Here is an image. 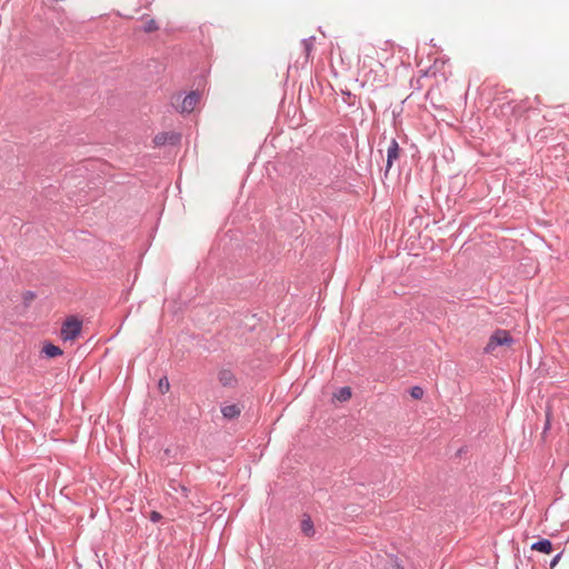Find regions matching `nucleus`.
Wrapping results in <instances>:
<instances>
[{
    "label": "nucleus",
    "mask_w": 569,
    "mask_h": 569,
    "mask_svg": "<svg viewBox=\"0 0 569 569\" xmlns=\"http://www.w3.org/2000/svg\"><path fill=\"white\" fill-rule=\"evenodd\" d=\"M42 351L49 358H54L62 355V350L52 343L44 345Z\"/></svg>",
    "instance_id": "7"
},
{
    "label": "nucleus",
    "mask_w": 569,
    "mask_h": 569,
    "mask_svg": "<svg viewBox=\"0 0 569 569\" xmlns=\"http://www.w3.org/2000/svg\"><path fill=\"white\" fill-rule=\"evenodd\" d=\"M219 381L223 386H231L234 381L233 375L228 370H222L219 372Z\"/></svg>",
    "instance_id": "9"
},
{
    "label": "nucleus",
    "mask_w": 569,
    "mask_h": 569,
    "mask_svg": "<svg viewBox=\"0 0 569 569\" xmlns=\"http://www.w3.org/2000/svg\"><path fill=\"white\" fill-rule=\"evenodd\" d=\"M156 142L157 143H160L161 142V139L159 137H156Z\"/></svg>",
    "instance_id": "17"
},
{
    "label": "nucleus",
    "mask_w": 569,
    "mask_h": 569,
    "mask_svg": "<svg viewBox=\"0 0 569 569\" xmlns=\"http://www.w3.org/2000/svg\"><path fill=\"white\" fill-rule=\"evenodd\" d=\"M410 396L413 398V399H421L422 396H423V389L421 387H412L411 390H410Z\"/></svg>",
    "instance_id": "13"
},
{
    "label": "nucleus",
    "mask_w": 569,
    "mask_h": 569,
    "mask_svg": "<svg viewBox=\"0 0 569 569\" xmlns=\"http://www.w3.org/2000/svg\"><path fill=\"white\" fill-rule=\"evenodd\" d=\"M301 530L308 537L313 536L315 529H313V523H312L310 517H306V518L302 519V521H301Z\"/></svg>",
    "instance_id": "8"
},
{
    "label": "nucleus",
    "mask_w": 569,
    "mask_h": 569,
    "mask_svg": "<svg viewBox=\"0 0 569 569\" xmlns=\"http://www.w3.org/2000/svg\"><path fill=\"white\" fill-rule=\"evenodd\" d=\"M159 30V24L154 19H148L143 26V31L147 33Z\"/></svg>",
    "instance_id": "11"
},
{
    "label": "nucleus",
    "mask_w": 569,
    "mask_h": 569,
    "mask_svg": "<svg viewBox=\"0 0 569 569\" xmlns=\"http://www.w3.org/2000/svg\"><path fill=\"white\" fill-rule=\"evenodd\" d=\"M531 549L543 553H550L552 551V543L548 539H542L532 543Z\"/></svg>",
    "instance_id": "5"
},
{
    "label": "nucleus",
    "mask_w": 569,
    "mask_h": 569,
    "mask_svg": "<svg viewBox=\"0 0 569 569\" xmlns=\"http://www.w3.org/2000/svg\"><path fill=\"white\" fill-rule=\"evenodd\" d=\"M385 46H386V48H383V51H387L388 47H392V44H390L389 42H385Z\"/></svg>",
    "instance_id": "16"
},
{
    "label": "nucleus",
    "mask_w": 569,
    "mask_h": 569,
    "mask_svg": "<svg viewBox=\"0 0 569 569\" xmlns=\"http://www.w3.org/2000/svg\"><path fill=\"white\" fill-rule=\"evenodd\" d=\"M560 558H561V553H558L557 556L553 557V559L550 562L551 569L557 566V563L559 562Z\"/></svg>",
    "instance_id": "15"
},
{
    "label": "nucleus",
    "mask_w": 569,
    "mask_h": 569,
    "mask_svg": "<svg viewBox=\"0 0 569 569\" xmlns=\"http://www.w3.org/2000/svg\"><path fill=\"white\" fill-rule=\"evenodd\" d=\"M158 387L161 393H167L170 389L169 380L166 377L161 378L159 380Z\"/></svg>",
    "instance_id": "12"
},
{
    "label": "nucleus",
    "mask_w": 569,
    "mask_h": 569,
    "mask_svg": "<svg viewBox=\"0 0 569 569\" xmlns=\"http://www.w3.org/2000/svg\"><path fill=\"white\" fill-rule=\"evenodd\" d=\"M351 389L349 387H343L338 390V392L336 393V398L339 401H347L351 398Z\"/></svg>",
    "instance_id": "10"
},
{
    "label": "nucleus",
    "mask_w": 569,
    "mask_h": 569,
    "mask_svg": "<svg viewBox=\"0 0 569 569\" xmlns=\"http://www.w3.org/2000/svg\"><path fill=\"white\" fill-rule=\"evenodd\" d=\"M161 518H162V516L158 511H152L150 513V520L152 522H158Z\"/></svg>",
    "instance_id": "14"
},
{
    "label": "nucleus",
    "mask_w": 569,
    "mask_h": 569,
    "mask_svg": "<svg viewBox=\"0 0 569 569\" xmlns=\"http://www.w3.org/2000/svg\"><path fill=\"white\" fill-rule=\"evenodd\" d=\"M221 412L224 418L233 419L240 415L241 410L237 405H229V406H224L221 409Z\"/></svg>",
    "instance_id": "6"
},
{
    "label": "nucleus",
    "mask_w": 569,
    "mask_h": 569,
    "mask_svg": "<svg viewBox=\"0 0 569 569\" xmlns=\"http://www.w3.org/2000/svg\"><path fill=\"white\" fill-rule=\"evenodd\" d=\"M513 343V339L509 331L503 329L496 330L489 338L485 352L495 353L498 347L510 348Z\"/></svg>",
    "instance_id": "1"
},
{
    "label": "nucleus",
    "mask_w": 569,
    "mask_h": 569,
    "mask_svg": "<svg viewBox=\"0 0 569 569\" xmlns=\"http://www.w3.org/2000/svg\"><path fill=\"white\" fill-rule=\"evenodd\" d=\"M82 322L76 317H69L62 325L60 337L67 341H74L81 332Z\"/></svg>",
    "instance_id": "2"
},
{
    "label": "nucleus",
    "mask_w": 569,
    "mask_h": 569,
    "mask_svg": "<svg viewBox=\"0 0 569 569\" xmlns=\"http://www.w3.org/2000/svg\"><path fill=\"white\" fill-rule=\"evenodd\" d=\"M387 153V170H389L393 160L399 158V144L395 139L391 140Z\"/></svg>",
    "instance_id": "4"
},
{
    "label": "nucleus",
    "mask_w": 569,
    "mask_h": 569,
    "mask_svg": "<svg viewBox=\"0 0 569 569\" xmlns=\"http://www.w3.org/2000/svg\"><path fill=\"white\" fill-rule=\"evenodd\" d=\"M200 97L196 92H191L184 97L182 103L180 106V111L182 113H190L194 110L197 104L199 103Z\"/></svg>",
    "instance_id": "3"
},
{
    "label": "nucleus",
    "mask_w": 569,
    "mask_h": 569,
    "mask_svg": "<svg viewBox=\"0 0 569 569\" xmlns=\"http://www.w3.org/2000/svg\"><path fill=\"white\" fill-rule=\"evenodd\" d=\"M397 569H405L403 567L398 566Z\"/></svg>",
    "instance_id": "18"
}]
</instances>
